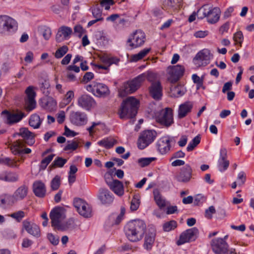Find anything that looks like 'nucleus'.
Wrapping results in <instances>:
<instances>
[{"mask_svg": "<svg viewBox=\"0 0 254 254\" xmlns=\"http://www.w3.org/2000/svg\"><path fill=\"white\" fill-rule=\"evenodd\" d=\"M52 226L55 228L65 218V209L63 207H56L50 212Z\"/></svg>", "mask_w": 254, "mask_h": 254, "instance_id": "9d476101", "label": "nucleus"}, {"mask_svg": "<svg viewBox=\"0 0 254 254\" xmlns=\"http://www.w3.org/2000/svg\"><path fill=\"white\" fill-rule=\"evenodd\" d=\"M17 28V22L14 19L6 15H0V33H13Z\"/></svg>", "mask_w": 254, "mask_h": 254, "instance_id": "39448f33", "label": "nucleus"}, {"mask_svg": "<svg viewBox=\"0 0 254 254\" xmlns=\"http://www.w3.org/2000/svg\"><path fill=\"white\" fill-rule=\"evenodd\" d=\"M67 160L62 157H58L53 163V164L56 167H62L66 163Z\"/></svg>", "mask_w": 254, "mask_h": 254, "instance_id": "6e6d98bb", "label": "nucleus"}, {"mask_svg": "<svg viewBox=\"0 0 254 254\" xmlns=\"http://www.w3.org/2000/svg\"><path fill=\"white\" fill-rule=\"evenodd\" d=\"M156 132L152 130H147L142 132L138 138L137 146L140 149H143L155 139Z\"/></svg>", "mask_w": 254, "mask_h": 254, "instance_id": "0eeeda50", "label": "nucleus"}, {"mask_svg": "<svg viewBox=\"0 0 254 254\" xmlns=\"http://www.w3.org/2000/svg\"><path fill=\"white\" fill-rule=\"evenodd\" d=\"M24 146L23 142L20 140H18L11 144L9 148L13 155H19L21 157L22 156V154H29L31 152V149L29 148H23Z\"/></svg>", "mask_w": 254, "mask_h": 254, "instance_id": "a211bd4d", "label": "nucleus"}, {"mask_svg": "<svg viewBox=\"0 0 254 254\" xmlns=\"http://www.w3.org/2000/svg\"><path fill=\"white\" fill-rule=\"evenodd\" d=\"M78 147V143L75 141H67V145L64 147V151L72 150L74 151L76 150Z\"/></svg>", "mask_w": 254, "mask_h": 254, "instance_id": "8fccbe9b", "label": "nucleus"}, {"mask_svg": "<svg viewBox=\"0 0 254 254\" xmlns=\"http://www.w3.org/2000/svg\"><path fill=\"white\" fill-rule=\"evenodd\" d=\"M146 35L142 30H136L130 34L127 41L126 45L129 50L142 46L145 42Z\"/></svg>", "mask_w": 254, "mask_h": 254, "instance_id": "20e7f679", "label": "nucleus"}, {"mask_svg": "<svg viewBox=\"0 0 254 254\" xmlns=\"http://www.w3.org/2000/svg\"><path fill=\"white\" fill-rule=\"evenodd\" d=\"M117 140L112 138H106L98 142V144L106 148H111L116 144Z\"/></svg>", "mask_w": 254, "mask_h": 254, "instance_id": "ea45409f", "label": "nucleus"}, {"mask_svg": "<svg viewBox=\"0 0 254 254\" xmlns=\"http://www.w3.org/2000/svg\"><path fill=\"white\" fill-rule=\"evenodd\" d=\"M113 0H102L101 2L102 6L104 7L106 10H109L110 6L114 4Z\"/></svg>", "mask_w": 254, "mask_h": 254, "instance_id": "680f3d73", "label": "nucleus"}, {"mask_svg": "<svg viewBox=\"0 0 254 254\" xmlns=\"http://www.w3.org/2000/svg\"><path fill=\"white\" fill-rule=\"evenodd\" d=\"M28 188L25 185L19 187L11 195L12 200L11 202L15 203L17 201L23 200L28 194Z\"/></svg>", "mask_w": 254, "mask_h": 254, "instance_id": "cd10ccee", "label": "nucleus"}, {"mask_svg": "<svg viewBox=\"0 0 254 254\" xmlns=\"http://www.w3.org/2000/svg\"><path fill=\"white\" fill-rule=\"evenodd\" d=\"M215 213V209L213 206H210L205 210V216L208 218H211L212 215Z\"/></svg>", "mask_w": 254, "mask_h": 254, "instance_id": "338daca9", "label": "nucleus"}, {"mask_svg": "<svg viewBox=\"0 0 254 254\" xmlns=\"http://www.w3.org/2000/svg\"><path fill=\"white\" fill-rule=\"evenodd\" d=\"M17 134L21 136L25 143L29 145H32L35 143V134L30 131L27 128H20Z\"/></svg>", "mask_w": 254, "mask_h": 254, "instance_id": "bb28decb", "label": "nucleus"}, {"mask_svg": "<svg viewBox=\"0 0 254 254\" xmlns=\"http://www.w3.org/2000/svg\"><path fill=\"white\" fill-rule=\"evenodd\" d=\"M75 227V224L74 220L72 218L68 219L67 221L64 222H61L55 229L60 231H66L68 229H71L74 228Z\"/></svg>", "mask_w": 254, "mask_h": 254, "instance_id": "4c0bfd02", "label": "nucleus"}, {"mask_svg": "<svg viewBox=\"0 0 254 254\" xmlns=\"http://www.w3.org/2000/svg\"><path fill=\"white\" fill-rule=\"evenodd\" d=\"M106 183L110 189L117 195L122 196L124 193V186L123 183L118 180H114L111 182H107Z\"/></svg>", "mask_w": 254, "mask_h": 254, "instance_id": "c756f323", "label": "nucleus"}, {"mask_svg": "<svg viewBox=\"0 0 254 254\" xmlns=\"http://www.w3.org/2000/svg\"><path fill=\"white\" fill-rule=\"evenodd\" d=\"M208 34V31H197L194 33V36L196 38H202L206 37Z\"/></svg>", "mask_w": 254, "mask_h": 254, "instance_id": "774afa93", "label": "nucleus"}, {"mask_svg": "<svg viewBox=\"0 0 254 254\" xmlns=\"http://www.w3.org/2000/svg\"><path fill=\"white\" fill-rule=\"evenodd\" d=\"M95 100L91 96L84 94L79 97L78 105L86 110H90L96 105Z\"/></svg>", "mask_w": 254, "mask_h": 254, "instance_id": "aec40b11", "label": "nucleus"}, {"mask_svg": "<svg viewBox=\"0 0 254 254\" xmlns=\"http://www.w3.org/2000/svg\"><path fill=\"white\" fill-rule=\"evenodd\" d=\"M193 106L191 101H186L179 106L178 111H190Z\"/></svg>", "mask_w": 254, "mask_h": 254, "instance_id": "49530a36", "label": "nucleus"}, {"mask_svg": "<svg viewBox=\"0 0 254 254\" xmlns=\"http://www.w3.org/2000/svg\"><path fill=\"white\" fill-rule=\"evenodd\" d=\"M64 134L67 137H74L76 136L77 133L74 131L71 130L65 126L64 127Z\"/></svg>", "mask_w": 254, "mask_h": 254, "instance_id": "69168bd1", "label": "nucleus"}, {"mask_svg": "<svg viewBox=\"0 0 254 254\" xmlns=\"http://www.w3.org/2000/svg\"><path fill=\"white\" fill-rule=\"evenodd\" d=\"M42 120L37 114L32 115L29 120V125L34 128H38L40 127Z\"/></svg>", "mask_w": 254, "mask_h": 254, "instance_id": "58836bf2", "label": "nucleus"}, {"mask_svg": "<svg viewBox=\"0 0 254 254\" xmlns=\"http://www.w3.org/2000/svg\"><path fill=\"white\" fill-rule=\"evenodd\" d=\"M98 197L103 204H110L114 200V195L108 189L105 188L99 189Z\"/></svg>", "mask_w": 254, "mask_h": 254, "instance_id": "a878e982", "label": "nucleus"}, {"mask_svg": "<svg viewBox=\"0 0 254 254\" xmlns=\"http://www.w3.org/2000/svg\"><path fill=\"white\" fill-rule=\"evenodd\" d=\"M94 78V74L92 72H87L85 73L82 79V82L87 83Z\"/></svg>", "mask_w": 254, "mask_h": 254, "instance_id": "052dcab7", "label": "nucleus"}, {"mask_svg": "<svg viewBox=\"0 0 254 254\" xmlns=\"http://www.w3.org/2000/svg\"><path fill=\"white\" fill-rule=\"evenodd\" d=\"M39 103L41 107L44 110L49 111H54L57 109V102L52 97H44L39 100Z\"/></svg>", "mask_w": 254, "mask_h": 254, "instance_id": "6ab92c4d", "label": "nucleus"}, {"mask_svg": "<svg viewBox=\"0 0 254 254\" xmlns=\"http://www.w3.org/2000/svg\"><path fill=\"white\" fill-rule=\"evenodd\" d=\"M220 14L221 10L219 7L204 4L197 10V18L202 19L206 18L207 22L212 24L219 21Z\"/></svg>", "mask_w": 254, "mask_h": 254, "instance_id": "f03ea898", "label": "nucleus"}, {"mask_svg": "<svg viewBox=\"0 0 254 254\" xmlns=\"http://www.w3.org/2000/svg\"><path fill=\"white\" fill-rule=\"evenodd\" d=\"M227 151L226 149L222 148L220 151V157L218 161L217 167L221 172L226 171L229 166V161L227 159Z\"/></svg>", "mask_w": 254, "mask_h": 254, "instance_id": "393cba45", "label": "nucleus"}, {"mask_svg": "<svg viewBox=\"0 0 254 254\" xmlns=\"http://www.w3.org/2000/svg\"><path fill=\"white\" fill-rule=\"evenodd\" d=\"M47 238L51 243L53 245H57L59 243V238L52 233H48L47 234Z\"/></svg>", "mask_w": 254, "mask_h": 254, "instance_id": "13d9d810", "label": "nucleus"}, {"mask_svg": "<svg viewBox=\"0 0 254 254\" xmlns=\"http://www.w3.org/2000/svg\"><path fill=\"white\" fill-rule=\"evenodd\" d=\"M12 200V197L10 195L5 194L0 196V203L1 204L4 205L6 203H12L11 202Z\"/></svg>", "mask_w": 254, "mask_h": 254, "instance_id": "864d4df0", "label": "nucleus"}, {"mask_svg": "<svg viewBox=\"0 0 254 254\" xmlns=\"http://www.w3.org/2000/svg\"><path fill=\"white\" fill-rule=\"evenodd\" d=\"M153 73L152 72H144L138 75L132 80L127 81L124 85V91L127 94H131L137 90L141 83L147 79L149 82H152L151 77Z\"/></svg>", "mask_w": 254, "mask_h": 254, "instance_id": "7ed1b4c3", "label": "nucleus"}, {"mask_svg": "<svg viewBox=\"0 0 254 254\" xmlns=\"http://www.w3.org/2000/svg\"><path fill=\"white\" fill-rule=\"evenodd\" d=\"M68 48L67 46H63L56 51L55 57L56 59H61L68 52Z\"/></svg>", "mask_w": 254, "mask_h": 254, "instance_id": "37998d69", "label": "nucleus"}, {"mask_svg": "<svg viewBox=\"0 0 254 254\" xmlns=\"http://www.w3.org/2000/svg\"><path fill=\"white\" fill-rule=\"evenodd\" d=\"M154 77L153 74L151 77L152 82L151 85L149 87V91L150 96L156 100H159L161 99L163 95V88L161 82L159 81H154L153 78Z\"/></svg>", "mask_w": 254, "mask_h": 254, "instance_id": "2eb2a0df", "label": "nucleus"}, {"mask_svg": "<svg viewBox=\"0 0 254 254\" xmlns=\"http://www.w3.org/2000/svg\"><path fill=\"white\" fill-rule=\"evenodd\" d=\"M140 201L137 196H134L130 202V210L131 211L136 210L139 206Z\"/></svg>", "mask_w": 254, "mask_h": 254, "instance_id": "603ef678", "label": "nucleus"}, {"mask_svg": "<svg viewBox=\"0 0 254 254\" xmlns=\"http://www.w3.org/2000/svg\"><path fill=\"white\" fill-rule=\"evenodd\" d=\"M185 67L181 65L170 66L168 67V80L172 83L177 82L184 75Z\"/></svg>", "mask_w": 254, "mask_h": 254, "instance_id": "ddd939ff", "label": "nucleus"}, {"mask_svg": "<svg viewBox=\"0 0 254 254\" xmlns=\"http://www.w3.org/2000/svg\"><path fill=\"white\" fill-rule=\"evenodd\" d=\"M86 90L98 97H107L110 94L109 87L105 84L99 82H93L87 85Z\"/></svg>", "mask_w": 254, "mask_h": 254, "instance_id": "423d86ee", "label": "nucleus"}, {"mask_svg": "<svg viewBox=\"0 0 254 254\" xmlns=\"http://www.w3.org/2000/svg\"><path fill=\"white\" fill-rule=\"evenodd\" d=\"M212 57V55L209 50L203 49L196 55L194 59L196 60L200 61L207 64L209 63V61Z\"/></svg>", "mask_w": 254, "mask_h": 254, "instance_id": "72a5a7b5", "label": "nucleus"}, {"mask_svg": "<svg viewBox=\"0 0 254 254\" xmlns=\"http://www.w3.org/2000/svg\"><path fill=\"white\" fill-rule=\"evenodd\" d=\"M33 192L36 196L43 197L46 194V188L44 184L40 181H36L33 185Z\"/></svg>", "mask_w": 254, "mask_h": 254, "instance_id": "473e14b6", "label": "nucleus"}, {"mask_svg": "<svg viewBox=\"0 0 254 254\" xmlns=\"http://www.w3.org/2000/svg\"><path fill=\"white\" fill-rule=\"evenodd\" d=\"M100 60L104 64L108 65L109 67L113 64L118 65L120 61V59L118 57L107 54H104L100 56Z\"/></svg>", "mask_w": 254, "mask_h": 254, "instance_id": "f704fd0d", "label": "nucleus"}, {"mask_svg": "<svg viewBox=\"0 0 254 254\" xmlns=\"http://www.w3.org/2000/svg\"><path fill=\"white\" fill-rule=\"evenodd\" d=\"M211 246L213 252L216 254H225L229 245L222 238H215L211 240Z\"/></svg>", "mask_w": 254, "mask_h": 254, "instance_id": "4468645a", "label": "nucleus"}, {"mask_svg": "<svg viewBox=\"0 0 254 254\" xmlns=\"http://www.w3.org/2000/svg\"><path fill=\"white\" fill-rule=\"evenodd\" d=\"M179 0H164L162 4V8L168 12L176 9L179 6Z\"/></svg>", "mask_w": 254, "mask_h": 254, "instance_id": "c9c22d12", "label": "nucleus"}, {"mask_svg": "<svg viewBox=\"0 0 254 254\" xmlns=\"http://www.w3.org/2000/svg\"><path fill=\"white\" fill-rule=\"evenodd\" d=\"M155 116L156 121L166 127L173 123V112H156Z\"/></svg>", "mask_w": 254, "mask_h": 254, "instance_id": "412c9836", "label": "nucleus"}, {"mask_svg": "<svg viewBox=\"0 0 254 254\" xmlns=\"http://www.w3.org/2000/svg\"><path fill=\"white\" fill-rule=\"evenodd\" d=\"M155 160L156 158L155 157L142 158L138 160V163L141 167H144L148 166Z\"/></svg>", "mask_w": 254, "mask_h": 254, "instance_id": "09e8293b", "label": "nucleus"}, {"mask_svg": "<svg viewBox=\"0 0 254 254\" xmlns=\"http://www.w3.org/2000/svg\"><path fill=\"white\" fill-rule=\"evenodd\" d=\"M177 226V222L174 220H171L164 224L163 230L165 232H169L176 228Z\"/></svg>", "mask_w": 254, "mask_h": 254, "instance_id": "de8ad7c7", "label": "nucleus"}, {"mask_svg": "<svg viewBox=\"0 0 254 254\" xmlns=\"http://www.w3.org/2000/svg\"><path fill=\"white\" fill-rule=\"evenodd\" d=\"M24 116L22 112H1L0 114L3 122L10 126L20 122Z\"/></svg>", "mask_w": 254, "mask_h": 254, "instance_id": "9b49d317", "label": "nucleus"}, {"mask_svg": "<svg viewBox=\"0 0 254 254\" xmlns=\"http://www.w3.org/2000/svg\"><path fill=\"white\" fill-rule=\"evenodd\" d=\"M54 154H51L49 155L48 157H46L44 159H43L41 162V167L45 169L46 168L47 165L51 162V161L53 160Z\"/></svg>", "mask_w": 254, "mask_h": 254, "instance_id": "4d7b16f0", "label": "nucleus"}, {"mask_svg": "<svg viewBox=\"0 0 254 254\" xmlns=\"http://www.w3.org/2000/svg\"><path fill=\"white\" fill-rule=\"evenodd\" d=\"M25 93L26 96L24 99V108L27 111H31L34 110L37 106L35 100L36 93L34 90V87L32 86H29L26 89Z\"/></svg>", "mask_w": 254, "mask_h": 254, "instance_id": "6e6552de", "label": "nucleus"}, {"mask_svg": "<svg viewBox=\"0 0 254 254\" xmlns=\"http://www.w3.org/2000/svg\"><path fill=\"white\" fill-rule=\"evenodd\" d=\"M173 138L168 136H164L159 139L156 143L157 149L162 154H166L168 152L171 148L170 142L172 141Z\"/></svg>", "mask_w": 254, "mask_h": 254, "instance_id": "4be33fe9", "label": "nucleus"}, {"mask_svg": "<svg viewBox=\"0 0 254 254\" xmlns=\"http://www.w3.org/2000/svg\"><path fill=\"white\" fill-rule=\"evenodd\" d=\"M19 180V175L16 172H7L6 182H16Z\"/></svg>", "mask_w": 254, "mask_h": 254, "instance_id": "a18cd8bd", "label": "nucleus"}, {"mask_svg": "<svg viewBox=\"0 0 254 254\" xmlns=\"http://www.w3.org/2000/svg\"><path fill=\"white\" fill-rule=\"evenodd\" d=\"M139 101L133 97H129L123 101L120 111H137Z\"/></svg>", "mask_w": 254, "mask_h": 254, "instance_id": "dca6fc26", "label": "nucleus"}, {"mask_svg": "<svg viewBox=\"0 0 254 254\" xmlns=\"http://www.w3.org/2000/svg\"><path fill=\"white\" fill-rule=\"evenodd\" d=\"M156 237V231L153 228L148 229L146 232L143 244L144 248L147 251H150L154 243Z\"/></svg>", "mask_w": 254, "mask_h": 254, "instance_id": "b1692460", "label": "nucleus"}, {"mask_svg": "<svg viewBox=\"0 0 254 254\" xmlns=\"http://www.w3.org/2000/svg\"><path fill=\"white\" fill-rule=\"evenodd\" d=\"M233 39L235 42L240 44V47L242 46V44L243 42L244 36L242 31H239L236 32L233 36Z\"/></svg>", "mask_w": 254, "mask_h": 254, "instance_id": "3c124183", "label": "nucleus"}, {"mask_svg": "<svg viewBox=\"0 0 254 254\" xmlns=\"http://www.w3.org/2000/svg\"><path fill=\"white\" fill-rule=\"evenodd\" d=\"M60 186V177L56 176L51 181V187L53 190H57Z\"/></svg>", "mask_w": 254, "mask_h": 254, "instance_id": "5fc2aeb1", "label": "nucleus"}, {"mask_svg": "<svg viewBox=\"0 0 254 254\" xmlns=\"http://www.w3.org/2000/svg\"><path fill=\"white\" fill-rule=\"evenodd\" d=\"M92 13L94 17L97 19L103 18L102 17V11L98 7H95L92 9Z\"/></svg>", "mask_w": 254, "mask_h": 254, "instance_id": "e2e57ef3", "label": "nucleus"}, {"mask_svg": "<svg viewBox=\"0 0 254 254\" xmlns=\"http://www.w3.org/2000/svg\"><path fill=\"white\" fill-rule=\"evenodd\" d=\"M154 199L160 208L166 206V200L163 197L158 189H154L153 192Z\"/></svg>", "mask_w": 254, "mask_h": 254, "instance_id": "e433bc0d", "label": "nucleus"}, {"mask_svg": "<svg viewBox=\"0 0 254 254\" xmlns=\"http://www.w3.org/2000/svg\"><path fill=\"white\" fill-rule=\"evenodd\" d=\"M22 230H25L30 235L39 238L41 236V232L39 227L34 223H31L28 219L24 220L22 223Z\"/></svg>", "mask_w": 254, "mask_h": 254, "instance_id": "f3484780", "label": "nucleus"}, {"mask_svg": "<svg viewBox=\"0 0 254 254\" xmlns=\"http://www.w3.org/2000/svg\"><path fill=\"white\" fill-rule=\"evenodd\" d=\"M192 172L191 167L187 164L181 169L179 174L176 177V179L180 182H188L191 178Z\"/></svg>", "mask_w": 254, "mask_h": 254, "instance_id": "5701e85b", "label": "nucleus"}, {"mask_svg": "<svg viewBox=\"0 0 254 254\" xmlns=\"http://www.w3.org/2000/svg\"><path fill=\"white\" fill-rule=\"evenodd\" d=\"M137 112H118L119 117L123 120L132 119V124H133V119L136 116Z\"/></svg>", "mask_w": 254, "mask_h": 254, "instance_id": "79ce46f5", "label": "nucleus"}, {"mask_svg": "<svg viewBox=\"0 0 254 254\" xmlns=\"http://www.w3.org/2000/svg\"><path fill=\"white\" fill-rule=\"evenodd\" d=\"M74 206L79 214L84 218H90L92 216L91 207L85 201L81 198L74 200Z\"/></svg>", "mask_w": 254, "mask_h": 254, "instance_id": "1a4fd4ad", "label": "nucleus"}, {"mask_svg": "<svg viewBox=\"0 0 254 254\" xmlns=\"http://www.w3.org/2000/svg\"><path fill=\"white\" fill-rule=\"evenodd\" d=\"M72 33V30L70 27L66 26H61L56 35V40L58 42H61L64 40H67Z\"/></svg>", "mask_w": 254, "mask_h": 254, "instance_id": "c85d7f7f", "label": "nucleus"}, {"mask_svg": "<svg viewBox=\"0 0 254 254\" xmlns=\"http://www.w3.org/2000/svg\"><path fill=\"white\" fill-rule=\"evenodd\" d=\"M239 185H242L246 181V174L244 172H241L238 174L237 178Z\"/></svg>", "mask_w": 254, "mask_h": 254, "instance_id": "0e129e2a", "label": "nucleus"}, {"mask_svg": "<svg viewBox=\"0 0 254 254\" xmlns=\"http://www.w3.org/2000/svg\"><path fill=\"white\" fill-rule=\"evenodd\" d=\"M9 216L17 222H20L25 217V213L23 211L19 210L10 214Z\"/></svg>", "mask_w": 254, "mask_h": 254, "instance_id": "c03bdc74", "label": "nucleus"}, {"mask_svg": "<svg viewBox=\"0 0 254 254\" xmlns=\"http://www.w3.org/2000/svg\"><path fill=\"white\" fill-rule=\"evenodd\" d=\"M151 51V48H145L141 50L138 53L134 54L131 57V60L136 62L145 57Z\"/></svg>", "mask_w": 254, "mask_h": 254, "instance_id": "a19ab883", "label": "nucleus"}, {"mask_svg": "<svg viewBox=\"0 0 254 254\" xmlns=\"http://www.w3.org/2000/svg\"><path fill=\"white\" fill-rule=\"evenodd\" d=\"M85 32V29L80 25H76L74 27V32L79 37H81Z\"/></svg>", "mask_w": 254, "mask_h": 254, "instance_id": "bf43d9fd", "label": "nucleus"}, {"mask_svg": "<svg viewBox=\"0 0 254 254\" xmlns=\"http://www.w3.org/2000/svg\"><path fill=\"white\" fill-rule=\"evenodd\" d=\"M124 230L127 239L130 242H136L143 238L146 232V225L142 220H134L127 223Z\"/></svg>", "mask_w": 254, "mask_h": 254, "instance_id": "f257e3e1", "label": "nucleus"}, {"mask_svg": "<svg viewBox=\"0 0 254 254\" xmlns=\"http://www.w3.org/2000/svg\"><path fill=\"white\" fill-rule=\"evenodd\" d=\"M70 119L72 123L77 126L83 125L87 121L86 115L82 112H72Z\"/></svg>", "mask_w": 254, "mask_h": 254, "instance_id": "2f4dec72", "label": "nucleus"}, {"mask_svg": "<svg viewBox=\"0 0 254 254\" xmlns=\"http://www.w3.org/2000/svg\"><path fill=\"white\" fill-rule=\"evenodd\" d=\"M198 234V230L196 227L186 230L181 234L179 240L177 241V245H181L194 241L196 239Z\"/></svg>", "mask_w": 254, "mask_h": 254, "instance_id": "f8f14e48", "label": "nucleus"}, {"mask_svg": "<svg viewBox=\"0 0 254 254\" xmlns=\"http://www.w3.org/2000/svg\"><path fill=\"white\" fill-rule=\"evenodd\" d=\"M24 160V158L23 156H21L20 158H17L16 157L12 158L9 157H3L0 158V164L6 165L10 168H18L19 166L18 162L20 161L23 162Z\"/></svg>", "mask_w": 254, "mask_h": 254, "instance_id": "7c9ffc66", "label": "nucleus"}]
</instances>
